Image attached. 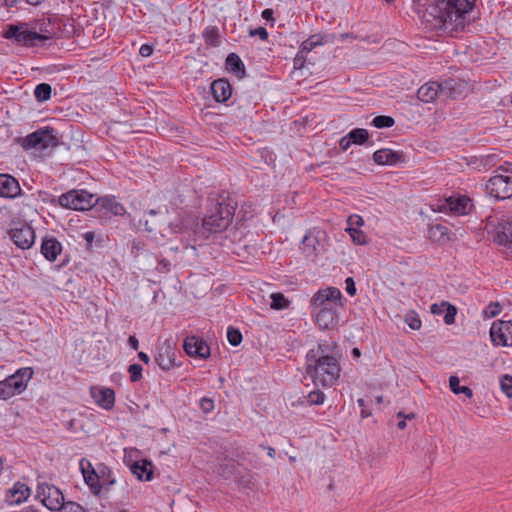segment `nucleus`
Here are the masks:
<instances>
[{"mask_svg":"<svg viewBox=\"0 0 512 512\" xmlns=\"http://www.w3.org/2000/svg\"><path fill=\"white\" fill-rule=\"evenodd\" d=\"M474 3L475 0H433L424 13L425 22L432 30L455 37L468 25Z\"/></svg>","mask_w":512,"mask_h":512,"instance_id":"obj_1","label":"nucleus"},{"mask_svg":"<svg viewBox=\"0 0 512 512\" xmlns=\"http://www.w3.org/2000/svg\"><path fill=\"white\" fill-rule=\"evenodd\" d=\"M339 360L331 355H315L314 351L307 355L306 373L315 385L331 387L340 377Z\"/></svg>","mask_w":512,"mask_h":512,"instance_id":"obj_2","label":"nucleus"},{"mask_svg":"<svg viewBox=\"0 0 512 512\" xmlns=\"http://www.w3.org/2000/svg\"><path fill=\"white\" fill-rule=\"evenodd\" d=\"M235 209L236 203L229 197L220 196L208 209L203 219V227L210 232L225 230L232 221Z\"/></svg>","mask_w":512,"mask_h":512,"instance_id":"obj_3","label":"nucleus"},{"mask_svg":"<svg viewBox=\"0 0 512 512\" xmlns=\"http://www.w3.org/2000/svg\"><path fill=\"white\" fill-rule=\"evenodd\" d=\"M33 376L30 367L18 369L14 374L0 381V399L7 400L15 395L21 394Z\"/></svg>","mask_w":512,"mask_h":512,"instance_id":"obj_4","label":"nucleus"},{"mask_svg":"<svg viewBox=\"0 0 512 512\" xmlns=\"http://www.w3.org/2000/svg\"><path fill=\"white\" fill-rule=\"evenodd\" d=\"M327 235L320 229L309 230L302 239L301 251L306 259L315 260L324 250Z\"/></svg>","mask_w":512,"mask_h":512,"instance_id":"obj_5","label":"nucleus"},{"mask_svg":"<svg viewBox=\"0 0 512 512\" xmlns=\"http://www.w3.org/2000/svg\"><path fill=\"white\" fill-rule=\"evenodd\" d=\"M59 204L64 208L73 210H88L92 208L97 199L86 190H71L59 197Z\"/></svg>","mask_w":512,"mask_h":512,"instance_id":"obj_6","label":"nucleus"},{"mask_svg":"<svg viewBox=\"0 0 512 512\" xmlns=\"http://www.w3.org/2000/svg\"><path fill=\"white\" fill-rule=\"evenodd\" d=\"M21 146L26 149H46L58 144L52 128H41L20 140Z\"/></svg>","mask_w":512,"mask_h":512,"instance_id":"obj_7","label":"nucleus"},{"mask_svg":"<svg viewBox=\"0 0 512 512\" xmlns=\"http://www.w3.org/2000/svg\"><path fill=\"white\" fill-rule=\"evenodd\" d=\"M310 305L314 309L323 310L325 308L338 309L342 306V294L336 287H327L318 290L311 298Z\"/></svg>","mask_w":512,"mask_h":512,"instance_id":"obj_8","label":"nucleus"},{"mask_svg":"<svg viewBox=\"0 0 512 512\" xmlns=\"http://www.w3.org/2000/svg\"><path fill=\"white\" fill-rule=\"evenodd\" d=\"M36 497L51 511L60 510L65 504L64 496L60 489L48 483L38 485Z\"/></svg>","mask_w":512,"mask_h":512,"instance_id":"obj_9","label":"nucleus"},{"mask_svg":"<svg viewBox=\"0 0 512 512\" xmlns=\"http://www.w3.org/2000/svg\"><path fill=\"white\" fill-rule=\"evenodd\" d=\"M3 36L7 39H14L23 46H33L38 40L37 31H31L27 23L19 25H9Z\"/></svg>","mask_w":512,"mask_h":512,"instance_id":"obj_10","label":"nucleus"},{"mask_svg":"<svg viewBox=\"0 0 512 512\" xmlns=\"http://www.w3.org/2000/svg\"><path fill=\"white\" fill-rule=\"evenodd\" d=\"M486 189L496 199L512 197V177L497 174L488 180Z\"/></svg>","mask_w":512,"mask_h":512,"instance_id":"obj_11","label":"nucleus"},{"mask_svg":"<svg viewBox=\"0 0 512 512\" xmlns=\"http://www.w3.org/2000/svg\"><path fill=\"white\" fill-rule=\"evenodd\" d=\"M490 338L496 346H512V321H496L490 328Z\"/></svg>","mask_w":512,"mask_h":512,"instance_id":"obj_12","label":"nucleus"},{"mask_svg":"<svg viewBox=\"0 0 512 512\" xmlns=\"http://www.w3.org/2000/svg\"><path fill=\"white\" fill-rule=\"evenodd\" d=\"M177 349L169 341L163 342L157 348L155 362L164 370L169 371L173 367L178 366L176 363Z\"/></svg>","mask_w":512,"mask_h":512,"instance_id":"obj_13","label":"nucleus"},{"mask_svg":"<svg viewBox=\"0 0 512 512\" xmlns=\"http://www.w3.org/2000/svg\"><path fill=\"white\" fill-rule=\"evenodd\" d=\"M10 237L17 247L25 250L33 245L35 233L30 226L23 224L20 227L11 229Z\"/></svg>","mask_w":512,"mask_h":512,"instance_id":"obj_14","label":"nucleus"},{"mask_svg":"<svg viewBox=\"0 0 512 512\" xmlns=\"http://www.w3.org/2000/svg\"><path fill=\"white\" fill-rule=\"evenodd\" d=\"M183 348L189 356H198L206 359L210 356V347L201 338L189 336L184 340Z\"/></svg>","mask_w":512,"mask_h":512,"instance_id":"obj_15","label":"nucleus"},{"mask_svg":"<svg viewBox=\"0 0 512 512\" xmlns=\"http://www.w3.org/2000/svg\"><path fill=\"white\" fill-rule=\"evenodd\" d=\"M439 209L441 211H450L458 215H465L468 214L470 210V199L466 196H451L445 199Z\"/></svg>","mask_w":512,"mask_h":512,"instance_id":"obj_16","label":"nucleus"},{"mask_svg":"<svg viewBox=\"0 0 512 512\" xmlns=\"http://www.w3.org/2000/svg\"><path fill=\"white\" fill-rule=\"evenodd\" d=\"M91 396L95 402L106 410H110L115 403V393L110 388H91Z\"/></svg>","mask_w":512,"mask_h":512,"instance_id":"obj_17","label":"nucleus"},{"mask_svg":"<svg viewBox=\"0 0 512 512\" xmlns=\"http://www.w3.org/2000/svg\"><path fill=\"white\" fill-rule=\"evenodd\" d=\"M29 495V487L24 483L17 482L7 491L6 502L10 505H17L27 500Z\"/></svg>","mask_w":512,"mask_h":512,"instance_id":"obj_18","label":"nucleus"},{"mask_svg":"<svg viewBox=\"0 0 512 512\" xmlns=\"http://www.w3.org/2000/svg\"><path fill=\"white\" fill-rule=\"evenodd\" d=\"M316 323L323 330L334 329L338 324L337 309L319 310L316 314Z\"/></svg>","mask_w":512,"mask_h":512,"instance_id":"obj_19","label":"nucleus"},{"mask_svg":"<svg viewBox=\"0 0 512 512\" xmlns=\"http://www.w3.org/2000/svg\"><path fill=\"white\" fill-rule=\"evenodd\" d=\"M21 192L18 181L7 174H0V196L14 198Z\"/></svg>","mask_w":512,"mask_h":512,"instance_id":"obj_20","label":"nucleus"},{"mask_svg":"<svg viewBox=\"0 0 512 512\" xmlns=\"http://www.w3.org/2000/svg\"><path fill=\"white\" fill-rule=\"evenodd\" d=\"M373 160L378 165H395L403 160V154L384 148L374 152Z\"/></svg>","mask_w":512,"mask_h":512,"instance_id":"obj_21","label":"nucleus"},{"mask_svg":"<svg viewBox=\"0 0 512 512\" xmlns=\"http://www.w3.org/2000/svg\"><path fill=\"white\" fill-rule=\"evenodd\" d=\"M417 97L425 103L433 102L437 97H441L440 83L434 81L425 83L418 89Z\"/></svg>","mask_w":512,"mask_h":512,"instance_id":"obj_22","label":"nucleus"},{"mask_svg":"<svg viewBox=\"0 0 512 512\" xmlns=\"http://www.w3.org/2000/svg\"><path fill=\"white\" fill-rule=\"evenodd\" d=\"M428 237L432 242L445 244L453 240V234L449 228L442 224L430 225Z\"/></svg>","mask_w":512,"mask_h":512,"instance_id":"obj_23","label":"nucleus"},{"mask_svg":"<svg viewBox=\"0 0 512 512\" xmlns=\"http://www.w3.org/2000/svg\"><path fill=\"white\" fill-rule=\"evenodd\" d=\"M212 94L217 102H225L232 95L231 84L226 79H218L211 84Z\"/></svg>","mask_w":512,"mask_h":512,"instance_id":"obj_24","label":"nucleus"},{"mask_svg":"<svg viewBox=\"0 0 512 512\" xmlns=\"http://www.w3.org/2000/svg\"><path fill=\"white\" fill-rule=\"evenodd\" d=\"M37 32L38 40L44 41L56 37L60 32V26L57 22L52 21L50 18L39 22Z\"/></svg>","mask_w":512,"mask_h":512,"instance_id":"obj_25","label":"nucleus"},{"mask_svg":"<svg viewBox=\"0 0 512 512\" xmlns=\"http://www.w3.org/2000/svg\"><path fill=\"white\" fill-rule=\"evenodd\" d=\"M62 246L61 243L54 237L44 238L41 244V253L43 256L49 260H56L57 256L61 253Z\"/></svg>","mask_w":512,"mask_h":512,"instance_id":"obj_26","label":"nucleus"},{"mask_svg":"<svg viewBox=\"0 0 512 512\" xmlns=\"http://www.w3.org/2000/svg\"><path fill=\"white\" fill-rule=\"evenodd\" d=\"M495 240L501 245H510L512 241V222L503 221L496 227Z\"/></svg>","mask_w":512,"mask_h":512,"instance_id":"obj_27","label":"nucleus"},{"mask_svg":"<svg viewBox=\"0 0 512 512\" xmlns=\"http://www.w3.org/2000/svg\"><path fill=\"white\" fill-rule=\"evenodd\" d=\"M96 470L102 486V491H109L110 488L116 483V479L113 476L111 469L104 464H99Z\"/></svg>","mask_w":512,"mask_h":512,"instance_id":"obj_28","label":"nucleus"},{"mask_svg":"<svg viewBox=\"0 0 512 512\" xmlns=\"http://www.w3.org/2000/svg\"><path fill=\"white\" fill-rule=\"evenodd\" d=\"M441 85V97L444 99H456L460 94L461 84L456 80L449 79L440 83Z\"/></svg>","mask_w":512,"mask_h":512,"instance_id":"obj_29","label":"nucleus"},{"mask_svg":"<svg viewBox=\"0 0 512 512\" xmlns=\"http://www.w3.org/2000/svg\"><path fill=\"white\" fill-rule=\"evenodd\" d=\"M226 69L235 74L238 78L245 75V66L240 57L235 53H230L226 58Z\"/></svg>","mask_w":512,"mask_h":512,"instance_id":"obj_30","label":"nucleus"},{"mask_svg":"<svg viewBox=\"0 0 512 512\" xmlns=\"http://www.w3.org/2000/svg\"><path fill=\"white\" fill-rule=\"evenodd\" d=\"M96 204H99L102 208L114 215H123L125 213L124 206L118 203L114 197L97 198Z\"/></svg>","mask_w":512,"mask_h":512,"instance_id":"obj_31","label":"nucleus"},{"mask_svg":"<svg viewBox=\"0 0 512 512\" xmlns=\"http://www.w3.org/2000/svg\"><path fill=\"white\" fill-rule=\"evenodd\" d=\"M152 464L146 460L137 461L132 465V472L135 474L138 479L150 481L152 479Z\"/></svg>","mask_w":512,"mask_h":512,"instance_id":"obj_32","label":"nucleus"},{"mask_svg":"<svg viewBox=\"0 0 512 512\" xmlns=\"http://www.w3.org/2000/svg\"><path fill=\"white\" fill-rule=\"evenodd\" d=\"M84 481L94 495L99 496L101 494L102 486L95 468H91V472L89 474L84 473Z\"/></svg>","mask_w":512,"mask_h":512,"instance_id":"obj_33","label":"nucleus"},{"mask_svg":"<svg viewBox=\"0 0 512 512\" xmlns=\"http://www.w3.org/2000/svg\"><path fill=\"white\" fill-rule=\"evenodd\" d=\"M325 400V394L320 390H313L307 396H303L298 400L301 405H320Z\"/></svg>","mask_w":512,"mask_h":512,"instance_id":"obj_34","label":"nucleus"},{"mask_svg":"<svg viewBox=\"0 0 512 512\" xmlns=\"http://www.w3.org/2000/svg\"><path fill=\"white\" fill-rule=\"evenodd\" d=\"M449 387L454 394L462 393L469 399L473 397V391L468 386H460V380L457 376L449 378Z\"/></svg>","mask_w":512,"mask_h":512,"instance_id":"obj_35","label":"nucleus"},{"mask_svg":"<svg viewBox=\"0 0 512 512\" xmlns=\"http://www.w3.org/2000/svg\"><path fill=\"white\" fill-rule=\"evenodd\" d=\"M51 92L52 89L49 84L41 83L35 87L34 96L38 101L44 102L50 99Z\"/></svg>","mask_w":512,"mask_h":512,"instance_id":"obj_36","label":"nucleus"},{"mask_svg":"<svg viewBox=\"0 0 512 512\" xmlns=\"http://www.w3.org/2000/svg\"><path fill=\"white\" fill-rule=\"evenodd\" d=\"M270 308L274 310L285 309L289 306L290 302L285 298L282 293H272L271 296Z\"/></svg>","mask_w":512,"mask_h":512,"instance_id":"obj_37","label":"nucleus"},{"mask_svg":"<svg viewBox=\"0 0 512 512\" xmlns=\"http://www.w3.org/2000/svg\"><path fill=\"white\" fill-rule=\"evenodd\" d=\"M203 38L205 43L210 46H217L219 44L218 29L214 26H209L203 31Z\"/></svg>","mask_w":512,"mask_h":512,"instance_id":"obj_38","label":"nucleus"},{"mask_svg":"<svg viewBox=\"0 0 512 512\" xmlns=\"http://www.w3.org/2000/svg\"><path fill=\"white\" fill-rule=\"evenodd\" d=\"M346 231L349 233L352 241L356 245H365L367 244V235L360 229L356 227L346 228Z\"/></svg>","mask_w":512,"mask_h":512,"instance_id":"obj_39","label":"nucleus"},{"mask_svg":"<svg viewBox=\"0 0 512 512\" xmlns=\"http://www.w3.org/2000/svg\"><path fill=\"white\" fill-rule=\"evenodd\" d=\"M348 136L350 137L351 142L353 144L360 145L367 141L369 134H368L367 130L357 128V129H353L352 131H350L348 133Z\"/></svg>","mask_w":512,"mask_h":512,"instance_id":"obj_40","label":"nucleus"},{"mask_svg":"<svg viewBox=\"0 0 512 512\" xmlns=\"http://www.w3.org/2000/svg\"><path fill=\"white\" fill-rule=\"evenodd\" d=\"M405 322L413 330H419L422 326L421 319L414 311H410L405 315Z\"/></svg>","mask_w":512,"mask_h":512,"instance_id":"obj_41","label":"nucleus"},{"mask_svg":"<svg viewBox=\"0 0 512 512\" xmlns=\"http://www.w3.org/2000/svg\"><path fill=\"white\" fill-rule=\"evenodd\" d=\"M395 121L390 116L380 115L373 119L372 124L377 128H389L394 125Z\"/></svg>","mask_w":512,"mask_h":512,"instance_id":"obj_42","label":"nucleus"},{"mask_svg":"<svg viewBox=\"0 0 512 512\" xmlns=\"http://www.w3.org/2000/svg\"><path fill=\"white\" fill-rule=\"evenodd\" d=\"M502 311V306L499 302H491L483 310V315L486 318H493L499 315Z\"/></svg>","mask_w":512,"mask_h":512,"instance_id":"obj_43","label":"nucleus"},{"mask_svg":"<svg viewBox=\"0 0 512 512\" xmlns=\"http://www.w3.org/2000/svg\"><path fill=\"white\" fill-rule=\"evenodd\" d=\"M457 314V308L448 303L445 309L444 323L446 325H452L455 323V317Z\"/></svg>","mask_w":512,"mask_h":512,"instance_id":"obj_44","label":"nucleus"},{"mask_svg":"<svg viewBox=\"0 0 512 512\" xmlns=\"http://www.w3.org/2000/svg\"><path fill=\"white\" fill-rule=\"evenodd\" d=\"M500 385L503 393L512 398V376L504 375L500 380Z\"/></svg>","mask_w":512,"mask_h":512,"instance_id":"obj_45","label":"nucleus"},{"mask_svg":"<svg viewBox=\"0 0 512 512\" xmlns=\"http://www.w3.org/2000/svg\"><path fill=\"white\" fill-rule=\"evenodd\" d=\"M227 338L231 345L237 346L242 341V334L239 330L230 327L227 331Z\"/></svg>","mask_w":512,"mask_h":512,"instance_id":"obj_46","label":"nucleus"},{"mask_svg":"<svg viewBox=\"0 0 512 512\" xmlns=\"http://www.w3.org/2000/svg\"><path fill=\"white\" fill-rule=\"evenodd\" d=\"M142 366L139 364H131L128 368V372L130 374V380L132 382H137L142 378Z\"/></svg>","mask_w":512,"mask_h":512,"instance_id":"obj_47","label":"nucleus"},{"mask_svg":"<svg viewBox=\"0 0 512 512\" xmlns=\"http://www.w3.org/2000/svg\"><path fill=\"white\" fill-rule=\"evenodd\" d=\"M60 512H87L84 507L76 502H66L62 508L59 510Z\"/></svg>","mask_w":512,"mask_h":512,"instance_id":"obj_48","label":"nucleus"},{"mask_svg":"<svg viewBox=\"0 0 512 512\" xmlns=\"http://www.w3.org/2000/svg\"><path fill=\"white\" fill-rule=\"evenodd\" d=\"M347 224H348L347 228L356 227L359 229L361 226H363L364 220L360 215L354 214V215L349 216V218L347 220Z\"/></svg>","mask_w":512,"mask_h":512,"instance_id":"obj_49","label":"nucleus"},{"mask_svg":"<svg viewBox=\"0 0 512 512\" xmlns=\"http://www.w3.org/2000/svg\"><path fill=\"white\" fill-rule=\"evenodd\" d=\"M447 304L448 302L446 301H443L440 304H432L430 307L431 313L434 315H441L442 313L445 312Z\"/></svg>","mask_w":512,"mask_h":512,"instance_id":"obj_50","label":"nucleus"},{"mask_svg":"<svg viewBox=\"0 0 512 512\" xmlns=\"http://www.w3.org/2000/svg\"><path fill=\"white\" fill-rule=\"evenodd\" d=\"M251 36H258L261 40L265 41L268 38V32L264 27H258L250 31Z\"/></svg>","mask_w":512,"mask_h":512,"instance_id":"obj_51","label":"nucleus"},{"mask_svg":"<svg viewBox=\"0 0 512 512\" xmlns=\"http://www.w3.org/2000/svg\"><path fill=\"white\" fill-rule=\"evenodd\" d=\"M345 283H346L347 293L351 296H354L356 293V287H355L354 280L351 277H349L346 279Z\"/></svg>","mask_w":512,"mask_h":512,"instance_id":"obj_52","label":"nucleus"},{"mask_svg":"<svg viewBox=\"0 0 512 512\" xmlns=\"http://www.w3.org/2000/svg\"><path fill=\"white\" fill-rule=\"evenodd\" d=\"M213 407H214L213 400L208 399V398H203L201 400V408L203 409V411L209 412L213 409Z\"/></svg>","mask_w":512,"mask_h":512,"instance_id":"obj_53","label":"nucleus"},{"mask_svg":"<svg viewBox=\"0 0 512 512\" xmlns=\"http://www.w3.org/2000/svg\"><path fill=\"white\" fill-rule=\"evenodd\" d=\"M91 468H93L92 464L85 460V459H82L80 461V469H81V472H82V475L84 476V473H90L91 472Z\"/></svg>","mask_w":512,"mask_h":512,"instance_id":"obj_54","label":"nucleus"},{"mask_svg":"<svg viewBox=\"0 0 512 512\" xmlns=\"http://www.w3.org/2000/svg\"><path fill=\"white\" fill-rule=\"evenodd\" d=\"M351 144L353 143L351 142V139L348 136V134L344 136L339 142L340 148L344 151H346L351 146Z\"/></svg>","mask_w":512,"mask_h":512,"instance_id":"obj_55","label":"nucleus"},{"mask_svg":"<svg viewBox=\"0 0 512 512\" xmlns=\"http://www.w3.org/2000/svg\"><path fill=\"white\" fill-rule=\"evenodd\" d=\"M153 52V49L151 46L147 45V44H144L140 47L139 49V53L141 56L143 57H148L152 54Z\"/></svg>","mask_w":512,"mask_h":512,"instance_id":"obj_56","label":"nucleus"},{"mask_svg":"<svg viewBox=\"0 0 512 512\" xmlns=\"http://www.w3.org/2000/svg\"><path fill=\"white\" fill-rule=\"evenodd\" d=\"M317 44H318L317 41H314L313 38H310L302 43V49L305 51H310Z\"/></svg>","mask_w":512,"mask_h":512,"instance_id":"obj_57","label":"nucleus"},{"mask_svg":"<svg viewBox=\"0 0 512 512\" xmlns=\"http://www.w3.org/2000/svg\"><path fill=\"white\" fill-rule=\"evenodd\" d=\"M357 403L362 408L361 409V416L363 418L369 417L371 415V413L365 409V401H364V399H362V398L358 399Z\"/></svg>","mask_w":512,"mask_h":512,"instance_id":"obj_58","label":"nucleus"},{"mask_svg":"<svg viewBox=\"0 0 512 512\" xmlns=\"http://www.w3.org/2000/svg\"><path fill=\"white\" fill-rule=\"evenodd\" d=\"M128 343L130 347L134 350H137L139 347L138 339L135 336H130L128 339Z\"/></svg>","mask_w":512,"mask_h":512,"instance_id":"obj_59","label":"nucleus"},{"mask_svg":"<svg viewBox=\"0 0 512 512\" xmlns=\"http://www.w3.org/2000/svg\"><path fill=\"white\" fill-rule=\"evenodd\" d=\"M498 171H502L504 173L512 172V163H509V162L504 163L503 165H501L498 168Z\"/></svg>","mask_w":512,"mask_h":512,"instance_id":"obj_60","label":"nucleus"},{"mask_svg":"<svg viewBox=\"0 0 512 512\" xmlns=\"http://www.w3.org/2000/svg\"><path fill=\"white\" fill-rule=\"evenodd\" d=\"M262 17L263 19L269 21V20H273V10L272 9H265L263 12H262Z\"/></svg>","mask_w":512,"mask_h":512,"instance_id":"obj_61","label":"nucleus"},{"mask_svg":"<svg viewBox=\"0 0 512 512\" xmlns=\"http://www.w3.org/2000/svg\"><path fill=\"white\" fill-rule=\"evenodd\" d=\"M84 239L87 241L88 244H91L94 240V232H86L84 235H83Z\"/></svg>","mask_w":512,"mask_h":512,"instance_id":"obj_62","label":"nucleus"},{"mask_svg":"<svg viewBox=\"0 0 512 512\" xmlns=\"http://www.w3.org/2000/svg\"><path fill=\"white\" fill-rule=\"evenodd\" d=\"M397 416H398L399 418H404L405 420H406V419L411 420V419H414V418H415V414H414V413L404 414L402 411L398 412V413H397Z\"/></svg>","mask_w":512,"mask_h":512,"instance_id":"obj_63","label":"nucleus"},{"mask_svg":"<svg viewBox=\"0 0 512 512\" xmlns=\"http://www.w3.org/2000/svg\"><path fill=\"white\" fill-rule=\"evenodd\" d=\"M138 357H139V359H140L141 361H143V362H144V363H146V364H148V363H149V361H150L149 356H148L146 353H144V352H139V353H138Z\"/></svg>","mask_w":512,"mask_h":512,"instance_id":"obj_64","label":"nucleus"}]
</instances>
